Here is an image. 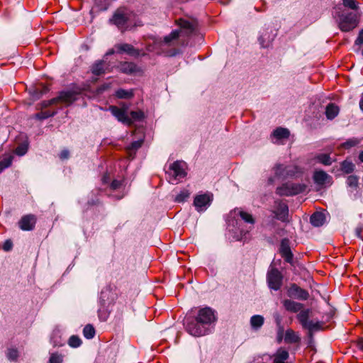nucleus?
Instances as JSON below:
<instances>
[{"label":"nucleus","mask_w":363,"mask_h":363,"mask_svg":"<svg viewBox=\"0 0 363 363\" xmlns=\"http://www.w3.org/2000/svg\"><path fill=\"white\" fill-rule=\"evenodd\" d=\"M235 213L238 214L245 223L254 225L255 219L252 214L239 208L235 209Z\"/></svg>","instance_id":"a211bd4d"},{"label":"nucleus","mask_w":363,"mask_h":363,"mask_svg":"<svg viewBox=\"0 0 363 363\" xmlns=\"http://www.w3.org/2000/svg\"><path fill=\"white\" fill-rule=\"evenodd\" d=\"M313 180L315 184L321 186H330L333 183L332 177L322 170L315 171L314 172Z\"/></svg>","instance_id":"1a4fd4ad"},{"label":"nucleus","mask_w":363,"mask_h":363,"mask_svg":"<svg viewBox=\"0 0 363 363\" xmlns=\"http://www.w3.org/2000/svg\"><path fill=\"white\" fill-rule=\"evenodd\" d=\"M211 200V194H199L194 198V204L198 211H203L210 206Z\"/></svg>","instance_id":"6e6552de"},{"label":"nucleus","mask_w":363,"mask_h":363,"mask_svg":"<svg viewBox=\"0 0 363 363\" xmlns=\"http://www.w3.org/2000/svg\"><path fill=\"white\" fill-rule=\"evenodd\" d=\"M120 52H127L130 55H135L136 52L134 48L130 44H122L116 46Z\"/></svg>","instance_id":"5701e85b"},{"label":"nucleus","mask_w":363,"mask_h":363,"mask_svg":"<svg viewBox=\"0 0 363 363\" xmlns=\"http://www.w3.org/2000/svg\"><path fill=\"white\" fill-rule=\"evenodd\" d=\"M63 357L61 354L57 353L51 354L49 359V363H62Z\"/></svg>","instance_id":"4c0bfd02"},{"label":"nucleus","mask_w":363,"mask_h":363,"mask_svg":"<svg viewBox=\"0 0 363 363\" xmlns=\"http://www.w3.org/2000/svg\"><path fill=\"white\" fill-rule=\"evenodd\" d=\"M347 184L351 187H357L358 184V178L353 175L349 176L347 179Z\"/></svg>","instance_id":"58836bf2"},{"label":"nucleus","mask_w":363,"mask_h":363,"mask_svg":"<svg viewBox=\"0 0 363 363\" xmlns=\"http://www.w3.org/2000/svg\"><path fill=\"white\" fill-rule=\"evenodd\" d=\"M362 231V228H357L355 229V234H356L357 237H358L359 238H361V239H362V235H361Z\"/></svg>","instance_id":"3c124183"},{"label":"nucleus","mask_w":363,"mask_h":363,"mask_svg":"<svg viewBox=\"0 0 363 363\" xmlns=\"http://www.w3.org/2000/svg\"><path fill=\"white\" fill-rule=\"evenodd\" d=\"M282 166V168H280L278 172H283V173H286V167H284V165L281 164Z\"/></svg>","instance_id":"6e6d98bb"},{"label":"nucleus","mask_w":363,"mask_h":363,"mask_svg":"<svg viewBox=\"0 0 363 363\" xmlns=\"http://www.w3.org/2000/svg\"><path fill=\"white\" fill-rule=\"evenodd\" d=\"M285 340L289 342H296L299 340V337L295 332L288 330L285 334Z\"/></svg>","instance_id":"b1692460"},{"label":"nucleus","mask_w":363,"mask_h":363,"mask_svg":"<svg viewBox=\"0 0 363 363\" xmlns=\"http://www.w3.org/2000/svg\"><path fill=\"white\" fill-rule=\"evenodd\" d=\"M264 323V318L259 315H253L250 319V324L253 328H259Z\"/></svg>","instance_id":"412c9836"},{"label":"nucleus","mask_w":363,"mask_h":363,"mask_svg":"<svg viewBox=\"0 0 363 363\" xmlns=\"http://www.w3.org/2000/svg\"><path fill=\"white\" fill-rule=\"evenodd\" d=\"M195 319L208 328V326L216 320L214 312L211 308H200Z\"/></svg>","instance_id":"7ed1b4c3"},{"label":"nucleus","mask_w":363,"mask_h":363,"mask_svg":"<svg viewBox=\"0 0 363 363\" xmlns=\"http://www.w3.org/2000/svg\"><path fill=\"white\" fill-rule=\"evenodd\" d=\"M267 281L270 289L278 290L282 284V275L277 269H271L267 274Z\"/></svg>","instance_id":"20e7f679"},{"label":"nucleus","mask_w":363,"mask_h":363,"mask_svg":"<svg viewBox=\"0 0 363 363\" xmlns=\"http://www.w3.org/2000/svg\"><path fill=\"white\" fill-rule=\"evenodd\" d=\"M12 247H13V243L11 240H6V242H4V243L3 245V249L5 251L11 250Z\"/></svg>","instance_id":"c03bdc74"},{"label":"nucleus","mask_w":363,"mask_h":363,"mask_svg":"<svg viewBox=\"0 0 363 363\" xmlns=\"http://www.w3.org/2000/svg\"><path fill=\"white\" fill-rule=\"evenodd\" d=\"M53 114H54V113H37L35 115V117L38 119H45V118H48L49 116H52Z\"/></svg>","instance_id":"a18cd8bd"},{"label":"nucleus","mask_w":363,"mask_h":363,"mask_svg":"<svg viewBox=\"0 0 363 363\" xmlns=\"http://www.w3.org/2000/svg\"><path fill=\"white\" fill-rule=\"evenodd\" d=\"M69 152L67 150H62L60 154V158L61 160H65L69 157Z\"/></svg>","instance_id":"de8ad7c7"},{"label":"nucleus","mask_w":363,"mask_h":363,"mask_svg":"<svg viewBox=\"0 0 363 363\" xmlns=\"http://www.w3.org/2000/svg\"><path fill=\"white\" fill-rule=\"evenodd\" d=\"M179 26L182 30L186 29L189 33L192 32L194 30L192 24L184 20L179 21Z\"/></svg>","instance_id":"c9c22d12"},{"label":"nucleus","mask_w":363,"mask_h":363,"mask_svg":"<svg viewBox=\"0 0 363 363\" xmlns=\"http://www.w3.org/2000/svg\"><path fill=\"white\" fill-rule=\"evenodd\" d=\"M288 295L290 297L301 300H307L309 297V294L307 291L302 289L296 284H293L290 286L288 290Z\"/></svg>","instance_id":"f8f14e48"},{"label":"nucleus","mask_w":363,"mask_h":363,"mask_svg":"<svg viewBox=\"0 0 363 363\" xmlns=\"http://www.w3.org/2000/svg\"><path fill=\"white\" fill-rule=\"evenodd\" d=\"M76 95V93L72 91H62L55 99H57V103H63L69 105L77 99Z\"/></svg>","instance_id":"2eb2a0df"},{"label":"nucleus","mask_w":363,"mask_h":363,"mask_svg":"<svg viewBox=\"0 0 363 363\" xmlns=\"http://www.w3.org/2000/svg\"><path fill=\"white\" fill-rule=\"evenodd\" d=\"M108 110L116 118L126 125L132 124V119L128 115V106L124 104L121 107L110 106Z\"/></svg>","instance_id":"f03ea898"},{"label":"nucleus","mask_w":363,"mask_h":363,"mask_svg":"<svg viewBox=\"0 0 363 363\" xmlns=\"http://www.w3.org/2000/svg\"><path fill=\"white\" fill-rule=\"evenodd\" d=\"M359 345L361 348H363V339L359 340Z\"/></svg>","instance_id":"13d9d810"},{"label":"nucleus","mask_w":363,"mask_h":363,"mask_svg":"<svg viewBox=\"0 0 363 363\" xmlns=\"http://www.w3.org/2000/svg\"><path fill=\"white\" fill-rule=\"evenodd\" d=\"M359 140L357 138H352V139H349L347 141H346L345 143H344L342 146L344 147V148H346V149H349L352 147H354L355 145H357V144H359Z\"/></svg>","instance_id":"e433bc0d"},{"label":"nucleus","mask_w":363,"mask_h":363,"mask_svg":"<svg viewBox=\"0 0 363 363\" xmlns=\"http://www.w3.org/2000/svg\"><path fill=\"white\" fill-rule=\"evenodd\" d=\"M123 69L125 72H133L135 70V65L133 63H125Z\"/></svg>","instance_id":"a19ab883"},{"label":"nucleus","mask_w":363,"mask_h":363,"mask_svg":"<svg viewBox=\"0 0 363 363\" xmlns=\"http://www.w3.org/2000/svg\"><path fill=\"white\" fill-rule=\"evenodd\" d=\"M83 334L86 338L91 339L95 335V330L91 325H86L83 330Z\"/></svg>","instance_id":"393cba45"},{"label":"nucleus","mask_w":363,"mask_h":363,"mask_svg":"<svg viewBox=\"0 0 363 363\" xmlns=\"http://www.w3.org/2000/svg\"><path fill=\"white\" fill-rule=\"evenodd\" d=\"M55 104H57V99H55V98H53L50 100L43 101L42 103V106L45 108Z\"/></svg>","instance_id":"37998d69"},{"label":"nucleus","mask_w":363,"mask_h":363,"mask_svg":"<svg viewBox=\"0 0 363 363\" xmlns=\"http://www.w3.org/2000/svg\"><path fill=\"white\" fill-rule=\"evenodd\" d=\"M355 43L357 45H361L363 43V30H362L359 33V35H358V38H357V40H355Z\"/></svg>","instance_id":"09e8293b"},{"label":"nucleus","mask_w":363,"mask_h":363,"mask_svg":"<svg viewBox=\"0 0 363 363\" xmlns=\"http://www.w3.org/2000/svg\"><path fill=\"white\" fill-rule=\"evenodd\" d=\"M359 160L363 162V151H362L359 155Z\"/></svg>","instance_id":"4d7b16f0"},{"label":"nucleus","mask_w":363,"mask_h":363,"mask_svg":"<svg viewBox=\"0 0 363 363\" xmlns=\"http://www.w3.org/2000/svg\"><path fill=\"white\" fill-rule=\"evenodd\" d=\"M190 196V193L188 190L184 189L176 196L175 201L183 202Z\"/></svg>","instance_id":"7c9ffc66"},{"label":"nucleus","mask_w":363,"mask_h":363,"mask_svg":"<svg viewBox=\"0 0 363 363\" xmlns=\"http://www.w3.org/2000/svg\"><path fill=\"white\" fill-rule=\"evenodd\" d=\"M339 108L337 106L330 104L326 107L325 114L328 119H333L338 114Z\"/></svg>","instance_id":"6ab92c4d"},{"label":"nucleus","mask_w":363,"mask_h":363,"mask_svg":"<svg viewBox=\"0 0 363 363\" xmlns=\"http://www.w3.org/2000/svg\"><path fill=\"white\" fill-rule=\"evenodd\" d=\"M180 34V30H173L169 35L164 37V42L166 43H169L172 40H175L179 38Z\"/></svg>","instance_id":"473e14b6"},{"label":"nucleus","mask_w":363,"mask_h":363,"mask_svg":"<svg viewBox=\"0 0 363 363\" xmlns=\"http://www.w3.org/2000/svg\"><path fill=\"white\" fill-rule=\"evenodd\" d=\"M359 107L361 110L363 111V94H362L361 99L359 101Z\"/></svg>","instance_id":"5fc2aeb1"},{"label":"nucleus","mask_w":363,"mask_h":363,"mask_svg":"<svg viewBox=\"0 0 363 363\" xmlns=\"http://www.w3.org/2000/svg\"><path fill=\"white\" fill-rule=\"evenodd\" d=\"M280 168H282L281 165H277L276 167H274L275 174L279 177L285 178L288 177H293L300 172L299 169L296 166L294 165H289L286 167V173L279 172L278 170Z\"/></svg>","instance_id":"4468645a"},{"label":"nucleus","mask_w":363,"mask_h":363,"mask_svg":"<svg viewBox=\"0 0 363 363\" xmlns=\"http://www.w3.org/2000/svg\"><path fill=\"white\" fill-rule=\"evenodd\" d=\"M109 86H110L109 84H104L101 87L99 88V91L102 92V91L106 90L107 89H108Z\"/></svg>","instance_id":"603ef678"},{"label":"nucleus","mask_w":363,"mask_h":363,"mask_svg":"<svg viewBox=\"0 0 363 363\" xmlns=\"http://www.w3.org/2000/svg\"><path fill=\"white\" fill-rule=\"evenodd\" d=\"M142 143H143V141H141V140L135 141L131 143V148L133 150H137L141 147Z\"/></svg>","instance_id":"49530a36"},{"label":"nucleus","mask_w":363,"mask_h":363,"mask_svg":"<svg viewBox=\"0 0 363 363\" xmlns=\"http://www.w3.org/2000/svg\"><path fill=\"white\" fill-rule=\"evenodd\" d=\"M13 156L10 155L0 162V173L11 164Z\"/></svg>","instance_id":"c85d7f7f"},{"label":"nucleus","mask_w":363,"mask_h":363,"mask_svg":"<svg viewBox=\"0 0 363 363\" xmlns=\"http://www.w3.org/2000/svg\"><path fill=\"white\" fill-rule=\"evenodd\" d=\"M297 315V318L302 325V326L309 330H315L318 328V323H314L313 321L309 320V314L311 311L309 309L301 310Z\"/></svg>","instance_id":"0eeeda50"},{"label":"nucleus","mask_w":363,"mask_h":363,"mask_svg":"<svg viewBox=\"0 0 363 363\" xmlns=\"http://www.w3.org/2000/svg\"><path fill=\"white\" fill-rule=\"evenodd\" d=\"M283 305L285 309L291 313H297L303 308V304L301 303L295 302L289 299L283 301Z\"/></svg>","instance_id":"dca6fc26"},{"label":"nucleus","mask_w":363,"mask_h":363,"mask_svg":"<svg viewBox=\"0 0 363 363\" xmlns=\"http://www.w3.org/2000/svg\"><path fill=\"white\" fill-rule=\"evenodd\" d=\"M186 331L194 337L205 335L208 332V328L195 318L186 317L184 320Z\"/></svg>","instance_id":"f257e3e1"},{"label":"nucleus","mask_w":363,"mask_h":363,"mask_svg":"<svg viewBox=\"0 0 363 363\" xmlns=\"http://www.w3.org/2000/svg\"><path fill=\"white\" fill-rule=\"evenodd\" d=\"M128 13L125 9H118L111 20L113 24L116 25L119 28H123L128 21Z\"/></svg>","instance_id":"9d476101"},{"label":"nucleus","mask_w":363,"mask_h":363,"mask_svg":"<svg viewBox=\"0 0 363 363\" xmlns=\"http://www.w3.org/2000/svg\"><path fill=\"white\" fill-rule=\"evenodd\" d=\"M342 169L345 173H350L354 169V164L351 162L344 161L342 163Z\"/></svg>","instance_id":"f704fd0d"},{"label":"nucleus","mask_w":363,"mask_h":363,"mask_svg":"<svg viewBox=\"0 0 363 363\" xmlns=\"http://www.w3.org/2000/svg\"><path fill=\"white\" fill-rule=\"evenodd\" d=\"M342 4L345 7L352 10L359 9V3L356 0H342Z\"/></svg>","instance_id":"cd10ccee"},{"label":"nucleus","mask_w":363,"mask_h":363,"mask_svg":"<svg viewBox=\"0 0 363 363\" xmlns=\"http://www.w3.org/2000/svg\"><path fill=\"white\" fill-rule=\"evenodd\" d=\"M36 218L33 215H26L21 218L18 222L20 228L23 230H31L34 228Z\"/></svg>","instance_id":"ddd939ff"},{"label":"nucleus","mask_w":363,"mask_h":363,"mask_svg":"<svg viewBox=\"0 0 363 363\" xmlns=\"http://www.w3.org/2000/svg\"><path fill=\"white\" fill-rule=\"evenodd\" d=\"M186 164L183 162L176 161L169 167V174L175 180L184 178L186 174Z\"/></svg>","instance_id":"423d86ee"},{"label":"nucleus","mask_w":363,"mask_h":363,"mask_svg":"<svg viewBox=\"0 0 363 363\" xmlns=\"http://www.w3.org/2000/svg\"><path fill=\"white\" fill-rule=\"evenodd\" d=\"M357 26V17L354 14L349 13L340 18L339 27L341 30L348 32Z\"/></svg>","instance_id":"39448f33"},{"label":"nucleus","mask_w":363,"mask_h":363,"mask_svg":"<svg viewBox=\"0 0 363 363\" xmlns=\"http://www.w3.org/2000/svg\"><path fill=\"white\" fill-rule=\"evenodd\" d=\"M281 208L282 213L285 215L286 213H287V211H288L287 206L286 205H282L281 206Z\"/></svg>","instance_id":"864d4df0"},{"label":"nucleus","mask_w":363,"mask_h":363,"mask_svg":"<svg viewBox=\"0 0 363 363\" xmlns=\"http://www.w3.org/2000/svg\"><path fill=\"white\" fill-rule=\"evenodd\" d=\"M317 159H318L319 162H320V163H322L323 164H325V165H330L332 163L331 159H330V156L328 155H326V154L319 155L317 157Z\"/></svg>","instance_id":"2f4dec72"},{"label":"nucleus","mask_w":363,"mask_h":363,"mask_svg":"<svg viewBox=\"0 0 363 363\" xmlns=\"http://www.w3.org/2000/svg\"><path fill=\"white\" fill-rule=\"evenodd\" d=\"M116 96L118 99H130L133 96L132 90L119 89L116 91Z\"/></svg>","instance_id":"4be33fe9"},{"label":"nucleus","mask_w":363,"mask_h":363,"mask_svg":"<svg viewBox=\"0 0 363 363\" xmlns=\"http://www.w3.org/2000/svg\"><path fill=\"white\" fill-rule=\"evenodd\" d=\"M121 182L114 180L112 182V183L111 184V187L112 189H117L121 186Z\"/></svg>","instance_id":"8fccbe9b"},{"label":"nucleus","mask_w":363,"mask_h":363,"mask_svg":"<svg viewBox=\"0 0 363 363\" xmlns=\"http://www.w3.org/2000/svg\"><path fill=\"white\" fill-rule=\"evenodd\" d=\"M301 189L294 184H284L283 186L277 189V194L280 196H291L295 195L301 192Z\"/></svg>","instance_id":"9b49d317"},{"label":"nucleus","mask_w":363,"mask_h":363,"mask_svg":"<svg viewBox=\"0 0 363 363\" xmlns=\"http://www.w3.org/2000/svg\"><path fill=\"white\" fill-rule=\"evenodd\" d=\"M325 222V216L322 213H314L311 217V223L315 227H319L323 225Z\"/></svg>","instance_id":"f3484780"},{"label":"nucleus","mask_w":363,"mask_h":363,"mask_svg":"<svg viewBox=\"0 0 363 363\" xmlns=\"http://www.w3.org/2000/svg\"><path fill=\"white\" fill-rule=\"evenodd\" d=\"M27 152V147L26 145H21L16 147L15 152L16 155L19 156H22L25 155Z\"/></svg>","instance_id":"79ce46f5"},{"label":"nucleus","mask_w":363,"mask_h":363,"mask_svg":"<svg viewBox=\"0 0 363 363\" xmlns=\"http://www.w3.org/2000/svg\"><path fill=\"white\" fill-rule=\"evenodd\" d=\"M129 117L133 123L134 121H141L144 118V113L142 111H131Z\"/></svg>","instance_id":"c756f323"},{"label":"nucleus","mask_w":363,"mask_h":363,"mask_svg":"<svg viewBox=\"0 0 363 363\" xmlns=\"http://www.w3.org/2000/svg\"><path fill=\"white\" fill-rule=\"evenodd\" d=\"M113 52H114L113 50H110L109 52H107V55L113 54Z\"/></svg>","instance_id":"680f3d73"},{"label":"nucleus","mask_w":363,"mask_h":363,"mask_svg":"<svg viewBox=\"0 0 363 363\" xmlns=\"http://www.w3.org/2000/svg\"><path fill=\"white\" fill-rule=\"evenodd\" d=\"M68 343H69V345L72 347H77L81 345L82 340L79 337L72 335L69 339Z\"/></svg>","instance_id":"72a5a7b5"},{"label":"nucleus","mask_w":363,"mask_h":363,"mask_svg":"<svg viewBox=\"0 0 363 363\" xmlns=\"http://www.w3.org/2000/svg\"><path fill=\"white\" fill-rule=\"evenodd\" d=\"M107 181H108V178L106 177V176H104V178H103V182L104 183H106V182H107Z\"/></svg>","instance_id":"bf43d9fd"},{"label":"nucleus","mask_w":363,"mask_h":363,"mask_svg":"<svg viewBox=\"0 0 363 363\" xmlns=\"http://www.w3.org/2000/svg\"><path fill=\"white\" fill-rule=\"evenodd\" d=\"M281 253L282 256L284 257L285 260L288 262H291L292 260V254L289 247L284 246V243H282L281 247Z\"/></svg>","instance_id":"a878e982"},{"label":"nucleus","mask_w":363,"mask_h":363,"mask_svg":"<svg viewBox=\"0 0 363 363\" xmlns=\"http://www.w3.org/2000/svg\"><path fill=\"white\" fill-rule=\"evenodd\" d=\"M94 1H96V3H97V4H100V3L103 2V1H104V0H94Z\"/></svg>","instance_id":"052dcab7"},{"label":"nucleus","mask_w":363,"mask_h":363,"mask_svg":"<svg viewBox=\"0 0 363 363\" xmlns=\"http://www.w3.org/2000/svg\"><path fill=\"white\" fill-rule=\"evenodd\" d=\"M18 357V352L17 350L13 349V348H11V349L8 350L7 357L10 360H16V359H17Z\"/></svg>","instance_id":"ea45409f"},{"label":"nucleus","mask_w":363,"mask_h":363,"mask_svg":"<svg viewBox=\"0 0 363 363\" xmlns=\"http://www.w3.org/2000/svg\"><path fill=\"white\" fill-rule=\"evenodd\" d=\"M273 136L277 139L287 138L289 136V131L286 128H278L273 132Z\"/></svg>","instance_id":"aec40b11"},{"label":"nucleus","mask_w":363,"mask_h":363,"mask_svg":"<svg viewBox=\"0 0 363 363\" xmlns=\"http://www.w3.org/2000/svg\"><path fill=\"white\" fill-rule=\"evenodd\" d=\"M105 65L103 62L96 63L92 68L94 74L99 75L104 72Z\"/></svg>","instance_id":"bb28decb"}]
</instances>
